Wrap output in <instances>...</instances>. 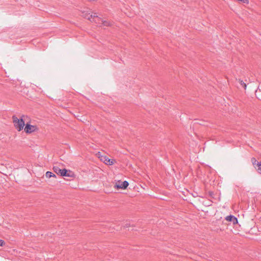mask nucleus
Here are the masks:
<instances>
[{
	"instance_id": "nucleus-1",
	"label": "nucleus",
	"mask_w": 261,
	"mask_h": 261,
	"mask_svg": "<svg viewBox=\"0 0 261 261\" xmlns=\"http://www.w3.org/2000/svg\"><path fill=\"white\" fill-rule=\"evenodd\" d=\"M88 19L91 22H95V23L99 25L102 24L104 26H109L110 25V22L107 20H103L101 18L98 17L96 15V13H94V15H90L88 17Z\"/></svg>"
},
{
	"instance_id": "nucleus-2",
	"label": "nucleus",
	"mask_w": 261,
	"mask_h": 261,
	"mask_svg": "<svg viewBox=\"0 0 261 261\" xmlns=\"http://www.w3.org/2000/svg\"><path fill=\"white\" fill-rule=\"evenodd\" d=\"M13 122L14 126L18 131L21 130L25 125L24 121L22 118L20 119L18 118L16 116H13L12 117Z\"/></svg>"
},
{
	"instance_id": "nucleus-3",
	"label": "nucleus",
	"mask_w": 261,
	"mask_h": 261,
	"mask_svg": "<svg viewBox=\"0 0 261 261\" xmlns=\"http://www.w3.org/2000/svg\"><path fill=\"white\" fill-rule=\"evenodd\" d=\"M37 129V127L35 125H32L27 123L25 127L24 131L26 133L30 134L33 132H35Z\"/></svg>"
},
{
	"instance_id": "nucleus-4",
	"label": "nucleus",
	"mask_w": 261,
	"mask_h": 261,
	"mask_svg": "<svg viewBox=\"0 0 261 261\" xmlns=\"http://www.w3.org/2000/svg\"><path fill=\"white\" fill-rule=\"evenodd\" d=\"M99 158L100 159L101 161L107 165H112L114 164L113 160H111L106 156L101 155V156H99Z\"/></svg>"
},
{
	"instance_id": "nucleus-5",
	"label": "nucleus",
	"mask_w": 261,
	"mask_h": 261,
	"mask_svg": "<svg viewBox=\"0 0 261 261\" xmlns=\"http://www.w3.org/2000/svg\"><path fill=\"white\" fill-rule=\"evenodd\" d=\"M128 185L129 184L127 181H119L118 184L116 185V187L117 189H125L128 187Z\"/></svg>"
},
{
	"instance_id": "nucleus-6",
	"label": "nucleus",
	"mask_w": 261,
	"mask_h": 261,
	"mask_svg": "<svg viewBox=\"0 0 261 261\" xmlns=\"http://www.w3.org/2000/svg\"><path fill=\"white\" fill-rule=\"evenodd\" d=\"M62 176L65 177H73L74 174L70 170H67L66 169L62 170L61 174L60 175Z\"/></svg>"
},
{
	"instance_id": "nucleus-7",
	"label": "nucleus",
	"mask_w": 261,
	"mask_h": 261,
	"mask_svg": "<svg viewBox=\"0 0 261 261\" xmlns=\"http://www.w3.org/2000/svg\"><path fill=\"white\" fill-rule=\"evenodd\" d=\"M225 219L228 221L232 222V223L234 224L238 223L237 218L232 215L227 216Z\"/></svg>"
},
{
	"instance_id": "nucleus-8",
	"label": "nucleus",
	"mask_w": 261,
	"mask_h": 261,
	"mask_svg": "<svg viewBox=\"0 0 261 261\" xmlns=\"http://www.w3.org/2000/svg\"><path fill=\"white\" fill-rule=\"evenodd\" d=\"M62 170V169H61L60 168H59L58 167H57V166H54V167H53V170H54V171L56 174H57L58 175H61Z\"/></svg>"
},
{
	"instance_id": "nucleus-9",
	"label": "nucleus",
	"mask_w": 261,
	"mask_h": 261,
	"mask_svg": "<svg viewBox=\"0 0 261 261\" xmlns=\"http://www.w3.org/2000/svg\"><path fill=\"white\" fill-rule=\"evenodd\" d=\"M45 176L46 178H50L51 177H56V175L50 171H47L45 173Z\"/></svg>"
},
{
	"instance_id": "nucleus-10",
	"label": "nucleus",
	"mask_w": 261,
	"mask_h": 261,
	"mask_svg": "<svg viewBox=\"0 0 261 261\" xmlns=\"http://www.w3.org/2000/svg\"><path fill=\"white\" fill-rule=\"evenodd\" d=\"M257 171L258 173L261 174V161L257 163L256 167L255 168Z\"/></svg>"
},
{
	"instance_id": "nucleus-11",
	"label": "nucleus",
	"mask_w": 261,
	"mask_h": 261,
	"mask_svg": "<svg viewBox=\"0 0 261 261\" xmlns=\"http://www.w3.org/2000/svg\"><path fill=\"white\" fill-rule=\"evenodd\" d=\"M251 162L254 168L256 167L257 163H259V162H257V160L254 158H252L251 159Z\"/></svg>"
},
{
	"instance_id": "nucleus-12",
	"label": "nucleus",
	"mask_w": 261,
	"mask_h": 261,
	"mask_svg": "<svg viewBox=\"0 0 261 261\" xmlns=\"http://www.w3.org/2000/svg\"><path fill=\"white\" fill-rule=\"evenodd\" d=\"M240 83L241 85H242L245 89H246L247 86L246 85V84L242 81V80H240Z\"/></svg>"
},
{
	"instance_id": "nucleus-13",
	"label": "nucleus",
	"mask_w": 261,
	"mask_h": 261,
	"mask_svg": "<svg viewBox=\"0 0 261 261\" xmlns=\"http://www.w3.org/2000/svg\"><path fill=\"white\" fill-rule=\"evenodd\" d=\"M4 244V241L3 240L0 239V246H3Z\"/></svg>"
}]
</instances>
